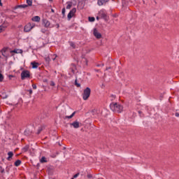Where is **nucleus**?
I'll list each match as a JSON object with an SVG mask.
<instances>
[{
    "label": "nucleus",
    "instance_id": "2f4dec72",
    "mask_svg": "<svg viewBox=\"0 0 179 179\" xmlns=\"http://www.w3.org/2000/svg\"><path fill=\"white\" fill-rule=\"evenodd\" d=\"M50 86H55V83H54V81H50Z\"/></svg>",
    "mask_w": 179,
    "mask_h": 179
},
{
    "label": "nucleus",
    "instance_id": "5701e85b",
    "mask_svg": "<svg viewBox=\"0 0 179 179\" xmlns=\"http://www.w3.org/2000/svg\"><path fill=\"white\" fill-rule=\"evenodd\" d=\"M45 60L47 64H50V57L48 56L47 57H45Z\"/></svg>",
    "mask_w": 179,
    "mask_h": 179
},
{
    "label": "nucleus",
    "instance_id": "c756f323",
    "mask_svg": "<svg viewBox=\"0 0 179 179\" xmlns=\"http://www.w3.org/2000/svg\"><path fill=\"white\" fill-rule=\"evenodd\" d=\"M71 8H72V3H69V4L66 6V9H71Z\"/></svg>",
    "mask_w": 179,
    "mask_h": 179
},
{
    "label": "nucleus",
    "instance_id": "bb28decb",
    "mask_svg": "<svg viewBox=\"0 0 179 179\" xmlns=\"http://www.w3.org/2000/svg\"><path fill=\"white\" fill-rule=\"evenodd\" d=\"M71 66H72L71 71L72 72H73V70L76 69V65H75V64H71Z\"/></svg>",
    "mask_w": 179,
    "mask_h": 179
},
{
    "label": "nucleus",
    "instance_id": "c9c22d12",
    "mask_svg": "<svg viewBox=\"0 0 179 179\" xmlns=\"http://www.w3.org/2000/svg\"><path fill=\"white\" fill-rule=\"evenodd\" d=\"M32 87L33 89H34L36 90V89H37V86L35 84L32 85Z\"/></svg>",
    "mask_w": 179,
    "mask_h": 179
},
{
    "label": "nucleus",
    "instance_id": "4d7b16f0",
    "mask_svg": "<svg viewBox=\"0 0 179 179\" xmlns=\"http://www.w3.org/2000/svg\"><path fill=\"white\" fill-rule=\"evenodd\" d=\"M59 146H61V143H59Z\"/></svg>",
    "mask_w": 179,
    "mask_h": 179
},
{
    "label": "nucleus",
    "instance_id": "f3484780",
    "mask_svg": "<svg viewBox=\"0 0 179 179\" xmlns=\"http://www.w3.org/2000/svg\"><path fill=\"white\" fill-rule=\"evenodd\" d=\"M75 114H76V112H73L70 116H66L65 118H68L69 120H71V118H73Z\"/></svg>",
    "mask_w": 179,
    "mask_h": 179
},
{
    "label": "nucleus",
    "instance_id": "1a4fd4ad",
    "mask_svg": "<svg viewBox=\"0 0 179 179\" xmlns=\"http://www.w3.org/2000/svg\"><path fill=\"white\" fill-rule=\"evenodd\" d=\"M43 24L45 27H50L51 24L50 23V21L44 19V20H43Z\"/></svg>",
    "mask_w": 179,
    "mask_h": 179
},
{
    "label": "nucleus",
    "instance_id": "7c9ffc66",
    "mask_svg": "<svg viewBox=\"0 0 179 179\" xmlns=\"http://www.w3.org/2000/svg\"><path fill=\"white\" fill-rule=\"evenodd\" d=\"M62 13L63 16H65V8H64L62 10Z\"/></svg>",
    "mask_w": 179,
    "mask_h": 179
},
{
    "label": "nucleus",
    "instance_id": "79ce46f5",
    "mask_svg": "<svg viewBox=\"0 0 179 179\" xmlns=\"http://www.w3.org/2000/svg\"><path fill=\"white\" fill-rule=\"evenodd\" d=\"M108 69H111V67H106V71H108Z\"/></svg>",
    "mask_w": 179,
    "mask_h": 179
},
{
    "label": "nucleus",
    "instance_id": "cd10ccee",
    "mask_svg": "<svg viewBox=\"0 0 179 179\" xmlns=\"http://www.w3.org/2000/svg\"><path fill=\"white\" fill-rule=\"evenodd\" d=\"M3 75H2V73H0V82H3Z\"/></svg>",
    "mask_w": 179,
    "mask_h": 179
},
{
    "label": "nucleus",
    "instance_id": "393cba45",
    "mask_svg": "<svg viewBox=\"0 0 179 179\" xmlns=\"http://www.w3.org/2000/svg\"><path fill=\"white\" fill-rule=\"evenodd\" d=\"M5 30V27L3 25L0 26V33H2Z\"/></svg>",
    "mask_w": 179,
    "mask_h": 179
},
{
    "label": "nucleus",
    "instance_id": "9b49d317",
    "mask_svg": "<svg viewBox=\"0 0 179 179\" xmlns=\"http://www.w3.org/2000/svg\"><path fill=\"white\" fill-rule=\"evenodd\" d=\"M31 65H32L33 69H37V68H38V63H37L36 62H31Z\"/></svg>",
    "mask_w": 179,
    "mask_h": 179
},
{
    "label": "nucleus",
    "instance_id": "5fc2aeb1",
    "mask_svg": "<svg viewBox=\"0 0 179 179\" xmlns=\"http://www.w3.org/2000/svg\"><path fill=\"white\" fill-rule=\"evenodd\" d=\"M96 20H99V17H96Z\"/></svg>",
    "mask_w": 179,
    "mask_h": 179
},
{
    "label": "nucleus",
    "instance_id": "7ed1b4c3",
    "mask_svg": "<svg viewBox=\"0 0 179 179\" xmlns=\"http://www.w3.org/2000/svg\"><path fill=\"white\" fill-rule=\"evenodd\" d=\"M27 78H30V71H29L27 70L23 71L21 73V79H22V80H24V79H26Z\"/></svg>",
    "mask_w": 179,
    "mask_h": 179
},
{
    "label": "nucleus",
    "instance_id": "a878e982",
    "mask_svg": "<svg viewBox=\"0 0 179 179\" xmlns=\"http://www.w3.org/2000/svg\"><path fill=\"white\" fill-rule=\"evenodd\" d=\"M69 43L71 47H72L73 48H76V45H75V43L73 42H70Z\"/></svg>",
    "mask_w": 179,
    "mask_h": 179
},
{
    "label": "nucleus",
    "instance_id": "b1692460",
    "mask_svg": "<svg viewBox=\"0 0 179 179\" xmlns=\"http://www.w3.org/2000/svg\"><path fill=\"white\" fill-rule=\"evenodd\" d=\"M88 20L89 22H94V20H96V19L94 17H89Z\"/></svg>",
    "mask_w": 179,
    "mask_h": 179
},
{
    "label": "nucleus",
    "instance_id": "20e7f679",
    "mask_svg": "<svg viewBox=\"0 0 179 179\" xmlns=\"http://www.w3.org/2000/svg\"><path fill=\"white\" fill-rule=\"evenodd\" d=\"M76 13V8H73L68 14L67 17L69 20H71L73 17V15Z\"/></svg>",
    "mask_w": 179,
    "mask_h": 179
},
{
    "label": "nucleus",
    "instance_id": "f03ea898",
    "mask_svg": "<svg viewBox=\"0 0 179 179\" xmlns=\"http://www.w3.org/2000/svg\"><path fill=\"white\" fill-rule=\"evenodd\" d=\"M90 93H92V90L90 87H86L84 90L83 93V100H87L90 97Z\"/></svg>",
    "mask_w": 179,
    "mask_h": 179
},
{
    "label": "nucleus",
    "instance_id": "37998d69",
    "mask_svg": "<svg viewBox=\"0 0 179 179\" xmlns=\"http://www.w3.org/2000/svg\"><path fill=\"white\" fill-rule=\"evenodd\" d=\"M2 52L3 57H6V55H5V53L3 52Z\"/></svg>",
    "mask_w": 179,
    "mask_h": 179
},
{
    "label": "nucleus",
    "instance_id": "052dcab7",
    "mask_svg": "<svg viewBox=\"0 0 179 179\" xmlns=\"http://www.w3.org/2000/svg\"><path fill=\"white\" fill-rule=\"evenodd\" d=\"M101 179H103V178H101Z\"/></svg>",
    "mask_w": 179,
    "mask_h": 179
},
{
    "label": "nucleus",
    "instance_id": "e433bc0d",
    "mask_svg": "<svg viewBox=\"0 0 179 179\" xmlns=\"http://www.w3.org/2000/svg\"><path fill=\"white\" fill-rule=\"evenodd\" d=\"M2 98H3V99H7V98H8V95H6V94L3 95V94Z\"/></svg>",
    "mask_w": 179,
    "mask_h": 179
},
{
    "label": "nucleus",
    "instance_id": "4be33fe9",
    "mask_svg": "<svg viewBox=\"0 0 179 179\" xmlns=\"http://www.w3.org/2000/svg\"><path fill=\"white\" fill-rule=\"evenodd\" d=\"M91 113L92 114V115H96V114H97V110L93 109V110L91 111Z\"/></svg>",
    "mask_w": 179,
    "mask_h": 179
},
{
    "label": "nucleus",
    "instance_id": "2eb2a0df",
    "mask_svg": "<svg viewBox=\"0 0 179 179\" xmlns=\"http://www.w3.org/2000/svg\"><path fill=\"white\" fill-rule=\"evenodd\" d=\"M99 13H100L102 19H106V17H107V15L106 13H104L103 11H100Z\"/></svg>",
    "mask_w": 179,
    "mask_h": 179
},
{
    "label": "nucleus",
    "instance_id": "4c0bfd02",
    "mask_svg": "<svg viewBox=\"0 0 179 179\" xmlns=\"http://www.w3.org/2000/svg\"><path fill=\"white\" fill-rule=\"evenodd\" d=\"M54 57H53L52 60H53V61H55V58H57V55H54Z\"/></svg>",
    "mask_w": 179,
    "mask_h": 179
},
{
    "label": "nucleus",
    "instance_id": "a18cd8bd",
    "mask_svg": "<svg viewBox=\"0 0 179 179\" xmlns=\"http://www.w3.org/2000/svg\"><path fill=\"white\" fill-rule=\"evenodd\" d=\"M12 78H13V76L12 75L9 76V79H12Z\"/></svg>",
    "mask_w": 179,
    "mask_h": 179
},
{
    "label": "nucleus",
    "instance_id": "a19ab883",
    "mask_svg": "<svg viewBox=\"0 0 179 179\" xmlns=\"http://www.w3.org/2000/svg\"><path fill=\"white\" fill-rule=\"evenodd\" d=\"M175 115H176V117H179V113H176Z\"/></svg>",
    "mask_w": 179,
    "mask_h": 179
},
{
    "label": "nucleus",
    "instance_id": "de8ad7c7",
    "mask_svg": "<svg viewBox=\"0 0 179 179\" xmlns=\"http://www.w3.org/2000/svg\"><path fill=\"white\" fill-rule=\"evenodd\" d=\"M84 60L85 61L86 64H87V59H86V58H84Z\"/></svg>",
    "mask_w": 179,
    "mask_h": 179
},
{
    "label": "nucleus",
    "instance_id": "4468645a",
    "mask_svg": "<svg viewBox=\"0 0 179 179\" xmlns=\"http://www.w3.org/2000/svg\"><path fill=\"white\" fill-rule=\"evenodd\" d=\"M22 164V161H20V159H17L15 162V166L16 167H19V166H20V164Z\"/></svg>",
    "mask_w": 179,
    "mask_h": 179
},
{
    "label": "nucleus",
    "instance_id": "aec40b11",
    "mask_svg": "<svg viewBox=\"0 0 179 179\" xmlns=\"http://www.w3.org/2000/svg\"><path fill=\"white\" fill-rule=\"evenodd\" d=\"M40 162H41V163H47V160L45 159V157H42Z\"/></svg>",
    "mask_w": 179,
    "mask_h": 179
},
{
    "label": "nucleus",
    "instance_id": "6e6552de",
    "mask_svg": "<svg viewBox=\"0 0 179 179\" xmlns=\"http://www.w3.org/2000/svg\"><path fill=\"white\" fill-rule=\"evenodd\" d=\"M108 1L110 0H98L97 3L99 6H103V5H106Z\"/></svg>",
    "mask_w": 179,
    "mask_h": 179
},
{
    "label": "nucleus",
    "instance_id": "f257e3e1",
    "mask_svg": "<svg viewBox=\"0 0 179 179\" xmlns=\"http://www.w3.org/2000/svg\"><path fill=\"white\" fill-rule=\"evenodd\" d=\"M110 108L113 111V113H122L124 108L122 106L118 104L117 103H112L110 105Z\"/></svg>",
    "mask_w": 179,
    "mask_h": 179
},
{
    "label": "nucleus",
    "instance_id": "ddd939ff",
    "mask_svg": "<svg viewBox=\"0 0 179 179\" xmlns=\"http://www.w3.org/2000/svg\"><path fill=\"white\" fill-rule=\"evenodd\" d=\"M31 20H33V22H40V17L35 16V17H32Z\"/></svg>",
    "mask_w": 179,
    "mask_h": 179
},
{
    "label": "nucleus",
    "instance_id": "864d4df0",
    "mask_svg": "<svg viewBox=\"0 0 179 179\" xmlns=\"http://www.w3.org/2000/svg\"><path fill=\"white\" fill-rule=\"evenodd\" d=\"M101 66H104V64H101Z\"/></svg>",
    "mask_w": 179,
    "mask_h": 179
},
{
    "label": "nucleus",
    "instance_id": "f8f14e48",
    "mask_svg": "<svg viewBox=\"0 0 179 179\" xmlns=\"http://www.w3.org/2000/svg\"><path fill=\"white\" fill-rule=\"evenodd\" d=\"M8 157L7 158V160H8L9 162H10V159H12V157H13V153L12 152H8Z\"/></svg>",
    "mask_w": 179,
    "mask_h": 179
},
{
    "label": "nucleus",
    "instance_id": "3c124183",
    "mask_svg": "<svg viewBox=\"0 0 179 179\" xmlns=\"http://www.w3.org/2000/svg\"><path fill=\"white\" fill-rule=\"evenodd\" d=\"M51 12H52V13H54V9H51Z\"/></svg>",
    "mask_w": 179,
    "mask_h": 179
},
{
    "label": "nucleus",
    "instance_id": "412c9836",
    "mask_svg": "<svg viewBox=\"0 0 179 179\" xmlns=\"http://www.w3.org/2000/svg\"><path fill=\"white\" fill-rule=\"evenodd\" d=\"M43 129H44V126H41V127H39L37 132L38 135L41 133V131H43Z\"/></svg>",
    "mask_w": 179,
    "mask_h": 179
},
{
    "label": "nucleus",
    "instance_id": "c85d7f7f",
    "mask_svg": "<svg viewBox=\"0 0 179 179\" xmlns=\"http://www.w3.org/2000/svg\"><path fill=\"white\" fill-rule=\"evenodd\" d=\"M75 85H76V86H77V87H80V85L79 83H78V80H75Z\"/></svg>",
    "mask_w": 179,
    "mask_h": 179
},
{
    "label": "nucleus",
    "instance_id": "13d9d810",
    "mask_svg": "<svg viewBox=\"0 0 179 179\" xmlns=\"http://www.w3.org/2000/svg\"><path fill=\"white\" fill-rule=\"evenodd\" d=\"M1 110H0V114H1Z\"/></svg>",
    "mask_w": 179,
    "mask_h": 179
},
{
    "label": "nucleus",
    "instance_id": "0eeeda50",
    "mask_svg": "<svg viewBox=\"0 0 179 179\" xmlns=\"http://www.w3.org/2000/svg\"><path fill=\"white\" fill-rule=\"evenodd\" d=\"M70 125H71V127H73V128L78 129L80 127V123H79L78 120H76L73 123H71Z\"/></svg>",
    "mask_w": 179,
    "mask_h": 179
},
{
    "label": "nucleus",
    "instance_id": "6e6d98bb",
    "mask_svg": "<svg viewBox=\"0 0 179 179\" xmlns=\"http://www.w3.org/2000/svg\"><path fill=\"white\" fill-rule=\"evenodd\" d=\"M101 65L100 64H98L97 66H100Z\"/></svg>",
    "mask_w": 179,
    "mask_h": 179
},
{
    "label": "nucleus",
    "instance_id": "8fccbe9b",
    "mask_svg": "<svg viewBox=\"0 0 179 179\" xmlns=\"http://www.w3.org/2000/svg\"><path fill=\"white\" fill-rule=\"evenodd\" d=\"M138 114H142V111L139 110Z\"/></svg>",
    "mask_w": 179,
    "mask_h": 179
},
{
    "label": "nucleus",
    "instance_id": "39448f33",
    "mask_svg": "<svg viewBox=\"0 0 179 179\" xmlns=\"http://www.w3.org/2000/svg\"><path fill=\"white\" fill-rule=\"evenodd\" d=\"M34 27V26L31 25V24L28 23L27 25L24 26V31H25L26 33H29V31H30V30H31V29H33Z\"/></svg>",
    "mask_w": 179,
    "mask_h": 179
},
{
    "label": "nucleus",
    "instance_id": "603ef678",
    "mask_svg": "<svg viewBox=\"0 0 179 179\" xmlns=\"http://www.w3.org/2000/svg\"><path fill=\"white\" fill-rule=\"evenodd\" d=\"M3 169H2V166H0V170H2Z\"/></svg>",
    "mask_w": 179,
    "mask_h": 179
},
{
    "label": "nucleus",
    "instance_id": "f704fd0d",
    "mask_svg": "<svg viewBox=\"0 0 179 179\" xmlns=\"http://www.w3.org/2000/svg\"><path fill=\"white\" fill-rule=\"evenodd\" d=\"M6 50H8V49L7 48H4V49L1 50V52L6 53Z\"/></svg>",
    "mask_w": 179,
    "mask_h": 179
},
{
    "label": "nucleus",
    "instance_id": "dca6fc26",
    "mask_svg": "<svg viewBox=\"0 0 179 179\" xmlns=\"http://www.w3.org/2000/svg\"><path fill=\"white\" fill-rule=\"evenodd\" d=\"M22 8L24 9V8H27V5L22 4V5H18V6H16V8Z\"/></svg>",
    "mask_w": 179,
    "mask_h": 179
},
{
    "label": "nucleus",
    "instance_id": "6ab92c4d",
    "mask_svg": "<svg viewBox=\"0 0 179 179\" xmlns=\"http://www.w3.org/2000/svg\"><path fill=\"white\" fill-rule=\"evenodd\" d=\"M27 6H31L33 1L31 0H27Z\"/></svg>",
    "mask_w": 179,
    "mask_h": 179
},
{
    "label": "nucleus",
    "instance_id": "423d86ee",
    "mask_svg": "<svg viewBox=\"0 0 179 179\" xmlns=\"http://www.w3.org/2000/svg\"><path fill=\"white\" fill-rule=\"evenodd\" d=\"M93 34L96 38H101V34H100L96 29H94Z\"/></svg>",
    "mask_w": 179,
    "mask_h": 179
},
{
    "label": "nucleus",
    "instance_id": "49530a36",
    "mask_svg": "<svg viewBox=\"0 0 179 179\" xmlns=\"http://www.w3.org/2000/svg\"><path fill=\"white\" fill-rule=\"evenodd\" d=\"M2 1H1V0H0V6H2Z\"/></svg>",
    "mask_w": 179,
    "mask_h": 179
},
{
    "label": "nucleus",
    "instance_id": "a211bd4d",
    "mask_svg": "<svg viewBox=\"0 0 179 179\" xmlns=\"http://www.w3.org/2000/svg\"><path fill=\"white\" fill-rule=\"evenodd\" d=\"M29 145H25L23 148H22V150L24 151V152H27V150H29Z\"/></svg>",
    "mask_w": 179,
    "mask_h": 179
},
{
    "label": "nucleus",
    "instance_id": "c03bdc74",
    "mask_svg": "<svg viewBox=\"0 0 179 179\" xmlns=\"http://www.w3.org/2000/svg\"><path fill=\"white\" fill-rule=\"evenodd\" d=\"M56 26H57V29H59V24H57Z\"/></svg>",
    "mask_w": 179,
    "mask_h": 179
},
{
    "label": "nucleus",
    "instance_id": "72a5a7b5",
    "mask_svg": "<svg viewBox=\"0 0 179 179\" xmlns=\"http://www.w3.org/2000/svg\"><path fill=\"white\" fill-rule=\"evenodd\" d=\"M87 178H92L93 177V176H92V174L88 173L87 176Z\"/></svg>",
    "mask_w": 179,
    "mask_h": 179
},
{
    "label": "nucleus",
    "instance_id": "ea45409f",
    "mask_svg": "<svg viewBox=\"0 0 179 179\" xmlns=\"http://www.w3.org/2000/svg\"><path fill=\"white\" fill-rule=\"evenodd\" d=\"M1 173H5V169H1Z\"/></svg>",
    "mask_w": 179,
    "mask_h": 179
},
{
    "label": "nucleus",
    "instance_id": "bf43d9fd",
    "mask_svg": "<svg viewBox=\"0 0 179 179\" xmlns=\"http://www.w3.org/2000/svg\"><path fill=\"white\" fill-rule=\"evenodd\" d=\"M49 1H52V0H49Z\"/></svg>",
    "mask_w": 179,
    "mask_h": 179
},
{
    "label": "nucleus",
    "instance_id": "473e14b6",
    "mask_svg": "<svg viewBox=\"0 0 179 179\" xmlns=\"http://www.w3.org/2000/svg\"><path fill=\"white\" fill-rule=\"evenodd\" d=\"M78 177H79V173L74 175L73 178H78Z\"/></svg>",
    "mask_w": 179,
    "mask_h": 179
},
{
    "label": "nucleus",
    "instance_id": "09e8293b",
    "mask_svg": "<svg viewBox=\"0 0 179 179\" xmlns=\"http://www.w3.org/2000/svg\"><path fill=\"white\" fill-rule=\"evenodd\" d=\"M113 99H115V95H111Z\"/></svg>",
    "mask_w": 179,
    "mask_h": 179
},
{
    "label": "nucleus",
    "instance_id": "58836bf2",
    "mask_svg": "<svg viewBox=\"0 0 179 179\" xmlns=\"http://www.w3.org/2000/svg\"><path fill=\"white\" fill-rule=\"evenodd\" d=\"M29 94H31L33 93V90H29Z\"/></svg>",
    "mask_w": 179,
    "mask_h": 179
},
{
    "label": "nucleus",
    "instance_id": "9d476101",
    "mask_svg": "<svg viewBox=\"0 0 179 179\" xmlns=\"http://www.w3.org/2000/svg\"><path fill=\"white\" fill-rule=\"evenodd\" d=\"M10 52H14L15 54H22L23 51L20 49H15L14 50H11Z\"/></svg>",
    "mask_w": 179,
    "mask_h": 179
}]
</instances>
